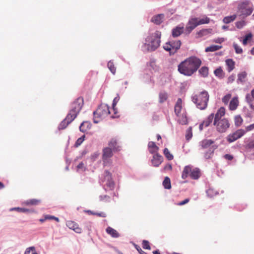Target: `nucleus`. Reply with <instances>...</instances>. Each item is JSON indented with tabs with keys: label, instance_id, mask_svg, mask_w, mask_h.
I'll use <instances>...</instances> for the list:
<instances>
[{
	"label": "nucleus",
	"instance_id": "f257e3e1",
	"mask_svg": "<svg viewBox=\"0 0 254 254\" xmlns=\"http://www.w3.org/2000/svg\"><path fill=\"white\" fill-rule=\"evenodd\" d=\"M201 64V61L195 56H191L182 61L178 66L179 72L186 76H191Z\"/></svg>",
	"mask_w": 254,
	"mask_h": 254
},
{
	"label": "nucleus",
	"instance_id": "f03ea898",
	"mask_svg": "<svg viewBox=\"0 0 254 254\" xmlns=\"http://www.w3.org/2000/svg\"><path fill=\"white\" fill-rule=\"evenodd\" d=\"M161 32L156 30L149 33L145 38L144 42L141 47V51L145 54L156 51L160 46Z\"/></svg>",
	"mask_w": 254,
	"mask_h": 254
},
{
	"label": "nucleus",
	"instance_id": "7ed1b4c3",
	"mask_svg": "<svg viewBox=\"0 0 254 254\" xmlns=\"http://www.w3.org/2000/svg\"><path fill=\"white\" fill-rule=\"evenodd\" d=\"M253 10V4L249 0H243L238 5V13L242 18L250 15Z\"/></svg>",
	"mask_w": 254,
	"mask_h": 254
},
{
	"label": "nucleus",
	"instance_id": "20e7f679",
	"mask_svg": "<svg viewBox=\"0 0 254 254\" xmlns=\"http://www.w3.org/2000/svg\"><path fill=\"white\" fill-rule=\"evenodd\" d=\"M191 100L198 109L201 110H204L207 106L209 100L208 93L206 91H203L198 96L195 95L192 96Z\"/></svg>",
	"mask_w": 254,
	"mask_h": 254
},
{
	"label": "nucleus",
	"instance_id": "39448f33",
	"mask_svg": "<svg viewBox=\"0 0 254 254\" xmlns=\"http://www.w3.org/2000/svg\"><path fill=\"white\" fill-rule=\"evenodd\" d=\"M110 114L109 107L107 104H101L98 106L96 111L93 112L94 118L93 120V123L98 124L100 122V120L97 118H104Z\"/></svg>",
	"mask_w": 254,
	"mask_h": 254
},
{
	"label": "nucleus",
	"instance_id": "423d86ee",
	"mask_svg": "<svg viewBox=\"0 0 254 254\" xmlns=\"http://www.w3.org/2000/svg\"><path fill=\"white\" fill-rule=\"evenodd\" d=\"M182 42L180 40H174L170 38L168 41L163 46V49L169 52L170 56L174 55L181 46Z\"/></svg>",
	"mask_w": 254,
	"mask_h": 254
},
{
	"label": "nucleus",
	"instance_id": "0eeeda50",
	"mask_svg": "<svg viewBox=\"0 0 254 254\" xmlns=\"http://www.w3.org/2000/svg\"><path fill=\"white\" fill-rule=\"evenodd\" d=\"M83 103V99L79 97L71 104L70 109L68 113L70 114V118L74 117L75 115H76V117H77L82 108Z\"/></svg>",
	"mask_w": 254,
	"mask_h": 254
},
{
	"label": "nucleus",
	"instance_id": "6e6552de",
	"mask_svg": "<svg viewBox=\"0 0 254 254\" xmlns=\"http://www.w3.org/2000/svg\"><path fill=\"white\" fill-rule=\"evenodd\" d=\"M213 125L216 126V130L218 132L220 133H224L226 131L228 128H229L230 124L227 119L224 118L221 120H218V121L216 122V124L214 123V121Z\"/></svg>",
	"mask_w": 254,
	"mask_h": 254
},
{
	"label": "nucleus",
	"instance_id": "1a4fd4ad",
	"mask_svg": "<svg viewBox=\"0 0 254 254\" xmlns=\"http://www.w3.org/2000/svg\"><path fill=\"white\" fill-rule=\"evenodd\" d=\"M105 179L106 181L104 189L106 191L113 190L115 188V183L112 179V175L109 171L105 170Z\"/></svg>",
	"mask_w": 254,
	"mask_h": 254
},
{
	"label": "nucleus",
	"instance_id": "9d476101",
	"mask_svg": "<svg viewBox=\"0 0 254 254\" xmlns=\"http://www.w3.org/2000/svg\"><path fill=\"white\" fill-rule=\"evenodd\" d=\"M246 133V131L243 129H239L235 132L229 134L226 137V140L229 143H232L239 138L242 137Z\"/></svg>",
	"mask_w": 254,
	"mask_h": 254
},
{
	"label": "nucleus",
	"instance_id": "9b49d317",
	"mask_svg": "<svg viewBox=\"0 0 254 254\" xmlns=\"http://www.w3.org/2000/svg\"><path fill=\"white\" fill-rule=\"evenodd\" d=\"M70 114H67L65 118L63 120L58 126L59 130L65 129L75 118L76 115L70 118Z\"/></svg>",
	"mask_w": 254,
	"mask_h": 254
},
{
	"label": "nucleus",
	"instance_id": "f8f14e48",
	"mask_svg": "<svg viewBox=\"0 0 254 254\" xmlns=\"http://www.w3.org/2000/svg\"><path fill=\"white\" fill-rule=\"evenodd\" d=\"M163 156L158 153L153 154L152 158L151 160V165L155 167H158L163 162Z\"/></svg>",
	"mask_w": 254,
	"mask_h": 254
},
{
	"label": "nucleus",
	"instance_id": "ddd939ff",
	"mask_svg": "<svg viewBox=\"0 0 254 254\" xmlns=\"http://www.w3.org/2000/svg\"><path fill=\"white\" fill-rule=\"evenodd\" d=\"M198 25H199L197 18H192L190 19L186 26L187 31L188 32V33H190Z\"/></svg>",
	"mask_w": 254,
	"mask_h": 254
},
{
	"label": "nucleus",
	"instance_id": "4468645a",
	"mask_svg": "<svg viewBox=\"0 0 254 254\" xmlns=\"http://www.w3.org/2000/svg\"><path fill=\"white\" fill-rule=\"evenodd\" d=\"M108 145L113 149L114 152H118L121 150V146L118 140L115 138H113L110 140Z\"/></svg>",
	"mask_w": 254,
	"mask_h": 254
},
{
	"label": "nucleus",
	"instance_id": "2eb2a0df",
	"mask_svg": "<svg viewBox=\"0 0 254 254\" xmlns=\"http://www.w3.org/2000/svg\"><path fill=\"white\" fill-rule=\"evenodd\" d=\"M66 225L69 229L73 230L77 233L80 234L82 232L81 229L79 227L78 225L74 221H67Z\"/></svg>",
	"mask_w": 254,
	"mask_h": 254
},
{
	"label": "nucleus",
	"instance_id": "dca6fc26",
	"mask_svg": "<svg viewBox=\"0 0 254 254\" xmlns=\"http://www.w3.org/2000/svg\"><path fill=\"white\" fill-rule=\"evenodd\" d=\"M245 149L247 155L254 157V139L246 145Z\"/></svg>",
	"mask_w": 254,
	"mask_h": 254
},
{
	"label": "nucleus",
	"instance_id": "f3484780",
	"mask_svg": "<svg viewBox=\"0 0 254 254\" xmlns=\"http://www.w3.org/2000/svg\"><path fill=\"white\" fill-rule=\"evenodd\" d=\"M164 18V14H158L151 18V21L156 25H160L163 22Z\"/></svg>",
	"mask_w": 254,
	"mask_h": 254
},
{
	"label": "nucleus",
	"instance_id": "a211bd4d",
	"mask_svg": "<svg viewBox=\"0 0 254 254\" xmlns=\"http://www.w3.org/2000/svg\"><path fill=\"white\" fill-rule=\"evenodd\" d=\"M184 32V27L177 26L172 30V35L173 38H176L180 36Z\"/></svg>",
	"mask_w": 254,
	"mask_h": 254
},
{
	"label": "nucleus",
	"instance_id": "6ab92c4d",
	"mask_svg": "<svg viewBox=\"0 0 254 254\" xmlns=\"http://www.w3.org/2000/svg\"><path fill=\"white\" fill-rule=\"evenodd\" d=\"M148 148L149 153L152 154L158 153L157 152L159 149L153 141H149L148 142Z\"/></svg>",
	"mask_w": 254,
	"mask_h": 254
},
{
	"label": "nucleus",
	"instance_id": "aec40b11",
	"mask_svg": "<svg viewBox=\"0 0 254 254\" xmlns=\"http://www.w3.org/2000/svg\"><path fill=\"white\" fill-rule=\"evenodd\" d=\"M92 127V124L89 122H83L80 125L79 129L80 131L85 133Z\"/></svg>",
	"mask_w": 254,
	"mask_h": 254
},
{
	"label": "nucleus",
	"instance_id": "412c9836",
	"mask_svg": "<svg viewBox=\"0 0 254 254\" xmlns=\"http://www.w3.org/2000/svg\"><path fill=\"white\" fill-rule=\"evenodd\" d=\"M106 232L112 238H118L120 237V234L117 230L109 226L106 229Z\"/></svg>",
	"mask_w": 254,
	"mask_h": 254
},
{
	"label": "nucleus",
	"instance_id": "4be33fe9",
	"mask_svg": "<svg viewBox=\"0 0 254 254\" xmlns=\"http://www.w3.org/2000/svg\"><path fill=\"white\" fill-rule=\"evenodd\" d=\"M113 152H114L113 149L110 147L105 148L103 150V159L111 157L113 155Z\"/></svg>",
	"mask_w": 254,
	"mask_h": 254
},
{
	"label": "nucleus",
	"instance_id": "5701e85b",
	"mask_svg": "<svg viewBox=\"0 0 254 254\" xmlns=\"http://www.w3.org/2000/svg\"><path fill=\"white\" fill-rule=\"evenodd\" d=\"M225 109L224 107H221L219 110H218L217 113L215 115L214 117V123L216 124V122L218 121V120H221V118L225 115Z\"/></svg>",
	"mask_w": 254,
	"mask_h": 254
},
{
	"label": "nucleus",
	"instance_id": "b1692460",
	"mask_svg": "<svg viewBox=\"0 0 254 254\" xmlns=\"http://www.w3.org/2000/svg\"><path fill=\"white\" fill-rule=\"evenodd\" d=\"M190 178L193 180H197L200 176V171L199 169L195 168L191 170L190 174Z\"/></svg>",
	"mask_w": 254,
	"mask_h": 254
},
{
	"label": "nucleus",
	"instance_id": "393cba45",
	"mask_svg": "<svg viewBox=\"0 0 254 254\" xmlns=\"http://www.w3.org/2000/svg\"><path fill=\"white\" fill-rule=\"evenodd\" d=\"M239 104L238 98L237 97H235L232 98L229 104V109L232 111L235 110Z\"/></svg>",
	"mask_w": 254,
	"mask_h": 254
},
{
	"label": "nucleus",
	"instance_id": "a878e982",
	"mask_svg": "<svg viewBox=\"0 0 254 254\" xmlns=\"http://www.w3.org/2000/svg\"><path fill=\"white\" fill-rule=\"evenodd\" d=\"M214 142V141L211 139H203L199 142V144L201 146L202 148L205 149L213 144Z\"/></svg>",
	"mask_w": 254,
	"mask_h": 254
},
{
	"label": "nucleus",
	"instance_id": "bb28decb",
	"mask_svg": "<svg viewBox=\"0 0 254 254\" xmlns=\"http://www.w3.org/2000/svg\"><path fill=\"white\" fill-rule=\"evenodd\" d=\"M182 99L178 98L175 106V112L177 116L180 113L182 109Z\"/></svg>",
	"mask_w": 254,
	"mask_h": 254
},
{
	"label": "nucleus",
	"instance_id": "cd10ccee",
	"mask_svg": "<svg viewBox=\"0 0 254 254\" xmlns=\"http://www.w3.org/2000/svg\"><path fill=\"white\" fill-rule=\"evenodd\" d=\"M191 167L190 166H186L184 168L182 174V178L183 179H186L188 175L190 174Z\"/></svg>",
	"mask_w": 254,
	"mask_h": 254
},
{
	"label": "nucleus",
	"instance_id": "c85d7f7f",
	"mask_svg": "<svg viewBox=\"0 0 254 254\" xmlns=\"http://www.w3.org/2000/svg\"><path fill=\"white\" fill-rule=\"evenodd\" d=\"M214 73L216 76L220 79H222L224 77V73L221 66L217 67L214 71Z\"/></svg>",
	"mask_w": 254,
	"mask_h": 254
},
{
	"label": "nucleus",
	"instance_id": "c756f323",
	"mask_svg": "<svg viewBox=\"0 0 254 254\" xmlns=\"http://www.w3.org/2000/svg\"><path fill=\"white\" fill-rule=\"evenodd\" d=\"M226 64L228 66V71L231 72L235 68V62L231 59L226 60Z\"/></svg>",
	"mask_w": 254,
	"mask_h": 254
},
{
	"label": "nucleus",
	"instance_id": "7c9ffc66",
	"mask_svg": "<svg viewBox=\"0 0 254 254\" xmlns=\"http://www.w3.org/2000/svg\"><path fill=\"white\" fill-rule=\"evenodd\" d=\"M213 119L214 120V114L211 113L202 123L205 127H207L212 122Z\"/></svg>",
	"mask_w": 254,
	"mask_h": 254
},
{
	"label": "nucleus",
	"instance_id": "2f4dec72",
	"mask_svg": "<svg viewBox=\"0 0 254 254\" xmlns=\"http://www.w3.org/2000/svg\"><path fill=\"white\" fill-rule=\"evenodd\" d=\"M199 74L203 77H206L208 74V68L207 66H204L201 67L198 70Z\"/></svg>",
	"mask_w": 254,
	"mask_h": 254
},
{
	"label": "nucleus",
	"instance_id": "473e14b6",
	"mask_svg": "<svg viewBox=\"0 0 254 254\" xmlns=\"http://www.w3.org/2000/svg\"><path fill=\"white\" fill-rule=\"evenodd\" d=\"M168 98V94L164 91H161L159 94V102L164 103Z\"/></svg>",
	"mask_w": 254,
	"mask_h": 254
},
{
	"label": "nucleus",
	"instance_id": "72a5a7b5",
	"mask_svg": "<svg viewBox=\"0 0 254 254\" xmlns=\"http://www.w3.org/2000/svg\"><path fill=\"white\" fill-rule=\"evenodd\" d=\"M162 185L165 189H170L171 188L170 179L168 177H165Z\"/></svg>",
	"mask_w": 254,
	"mask_h": 254
},
{
	"label": "nucleus",
	"instance_id": "f704fd0d",
	"mask_svg": "<svg viewBox=\"0 0 254 254\" xmlns=\"http://www.w3.org/2000/svg\"><path fill=\"white\" fill-rule=\"evenodd\" d=\"M222 48V46L213 45L205 48L206 52H215L219 50Z\"/></svg>",
	"mask_w": 254,
	"mask_h": 254
},
{
	"label": "nucleus",
	"instance_id": "c9c22d12",
	"mask_svg": "<svg viewBox=\"0 0 254 254\" xmlns=\"http://www.w3.org/2000/svg\"><path fill=\"white\" fill-rule=\"evenodd\" d=\"M247 73L246 71H243L238 74L237 82L244 83V79L247 77Z\"/></svg>",
	"mask_w": 254,
	"mask_h": 254
},
{
	"label": "nucleus",
	"instance_id": "e433bc0d",
	"mask_svg": "<svg viewBox=\"0 0 254 254\" xmlns=\"http://www.w3.org/2000/svg\"><path fill=\"white\" fill-rule=\"evenodd\" d=\"M163 153L166 157V158L168 160H172L173 159L174 156L172 154H171L168 149L167 148H165L163 150Z\"/></svg>",
	"mask_w": 254,
	"mask_h": 254
},
{
	"label": "nucleus",
	"instance_id": "4c0bfd02",
	"mask_svg": "<svg viewBox=\"0 0 254 254\" xmlns=\"http://www.w3.org/2000/svg\"><path fill=\"white\" fill-rule=\"evenodd\" d=\"M236 17V15L226 16L223 18V21L224 23L228 24L233 21L235 19Z\"/></svg>",
	"mask_w": 254,
	"mask_h": 254
},
{
	"label": "nucleus",
	"instance_id": "58836bf2",
	"mask_svg": "<svg viewBox=\"0 0 254 254\" xmlns=\"http://www.w3.org/2000/svg\"><path fill=\"white\" fill-rule=\"evenodd\" d=\"M119 100H120V96H119V95L118 94H117V96L114 99V100L113 101V103H112V108L114 111L115 114H116L117 113V109L115 108V107H116L117 103L119 101Z\"/></svg>",
	"mask_w": 254,
	"mask_h": 254
},
{
	"label": "nucleus",
	"instance_id": "ea45409f",
	"mask_svg": "<svg viewBox=\"0 0 254 254\" xmlns=\"http://www.w3.org/2000/svg\"><path fill=\"white\" fill-rule=\"evenodd\" d=\"M192 136V127H190L186 130V139L187 140L189 141Z\"/></svg>",
	"mask_w": 254,
	"mask_h": 254
},
{
	"label": "nucleus",
	"instance_id": "a19ab883",
	"mask_svg": "<svg viewBox=\"0 0 254 254\" xmlns=\"http://www.w3.org/2000/svg\"><path fill=\"white\" fill-rule=\"evenodd\" d=\"M85 137H86L85 135L84 134V135H82L80 137L78 138L76 140V141L74 144V147H78L79 146H80L82 143L83 141L85 140Z\"/></svg>",
	"mask_w": 254,
	"mask_h": 254
},
{
	"label": "nucleus",
	"instance_id": "79ce46f5",
	"mask_svg": "<svg viewBox=\"0 0 254 254\" xmlns=\"http://www.w3.org/2000/svg\"><path fill=\"white\" fill-rule=\"evenodd\" d=\"M243 121V120L240 115L236 116L235 117V125L236 127H240L242 125Z\"/></svg>",
	"mask_w": 254,
	"mask_h": 254
},
{
	"label": "nucleus",
	"instance_id": "37998d69",
	"mask_svg": "<svg viewBox=\"0 0 254 254\" xmlns=\"http://www.w3.org/2000/svg\"><path fill=\"white\" fill-rule=\"evenodd\" d=\"M108 67L110 71L114 74L116 73V67L114 66V63L112 61H110L107 64Z\"/></svg>",
	"mask_w": 254,
	"mask_h": 254
},
{
	"label": "nucleus",
	"instance_id": "c03bdc74",
	"mask_svg": "<svg viewBox=\"0 0 254 254\" xmlns=\"http://www.w3.org/2000/svg\"><path fill=\"white\" fill-rule=\"evenodd\" d=\"M252 37H253V34H252V33L250 32L248 34H246L243 40V45H246L248 43V41H250L252 38Z\"/></svg>",
	"mask_w": 254,
	"mask_h": 254
},
{
	"label": "nucleus",
	"instance_id": "a18cd8bd",
	"mask_svg": "<svg viewBox=\"0 0 254 254\" xmlns=\"http://www.w3.org/2000/svg\"><path fill=\"white\" fill-rule=\"evenodd\" d=\"M86 212L89 214L97 215V216H100L101 217H106V214L104 212H100V213L94 212L90 210H88L86 211Z\"/></svg>",
	"mask_w": 254,
	"mask_h": 254
},
{
	"label": "nucleus",
	"instance_id": "49530a36",
	"mask_svg": "<svg viewBox=\"0 0 254 254\" xmlns=\"http://www.w3.org/2000/svg\"><path fill=\"white\" fill-rule=\"evenodd\" d=\"M40 202V200L37 199H31L26 201L27 205H37Z\"/></svg>",
	"mask_w": 254,
	"mask_h": 254
},
{
	"label": "nucleus",
	"instance_id": "de8ad7c7",
	"mask_svg": "<svg viewBox=\"0 0 254 254\" xmlns=\"http://www.w3.org/2000/svg\"><path fill=\"white\" fill-rule=\"evenodd\" d=\"M213 153L214 152L213 150H212V148H209V149L205 153L204 156L205 159H209L211 158Z\"/></svg>",
	"mask_w": 254,
	"mask_h": 254
},
{
	"label": "nucleus",
	"instance_id": "09e8293b",
	"mask_svg": "<svg viewBox=\"0 0 254 254\" xmlns=\"http://www.w3.org/2000/svg\"><path fill=\"white\" fill-rule=\"evenodd\" d=\"M210 22V18L205 16L200 19H198V25H201L203 24H208Z\"/></svg>",
	"mask_w": 254,
	"mask_h": 254
},
{
	"label": "nucleus",
	"instance_id": "8fccbe9b",
	"mask_svg": "<svg viewBox=\"0 0 254 254\" xmlns=\"http://www.w3.org/2000/svg\"><path fill=\"white\" fill-rule=\"evenodd\" d=\"M233 46L234 48L235 49V52L237 54H241L243 53L242 48L239 47L237 43H234Z\"/></svg>",
	"mask_w": 254,
	"mask_h": 254
},
{
	"label": "nucleus",
	"instance_id": "3c124183",
	"mask_svg": "<svg viewBox=\"0 0 254 254\" xmlns=\"http://www.w3.org/2000/svg\"><path fill=\"white\" fill-rule=\"evenodd\" d=\"M231 95L230 94H227L225 96H224L222 98V102L224 103V104H228L230 99H231Z\"/></svg>",
	"mask_w": 254,
	"mask_h": 254
},
{
	"label": "nucleus",
	"instance_id": "603ef678",
	"mask_svg": "<svg viewBox=\"0 0 254 254\" xmlns=\"http://www.w3.org/2000/svg\"><path fill=\"white\" fill-rule=\"evenodd\" d=\"M246 25V22L244 20L237 21L236 22V26L238 29H242Z\"/></svg>",
	"mask_w": 254,
	"mask_h": 254
},
{
	"label": "nucleus",
	"instance_id": "864d4df0",
	"mask_svg": "<svg viewBox=\"0 0 254 254\" xmlns=\"http://www.w3.org/2000/svg\"><path fill=\"white\" fill-rule=\"evenodd\" d=\"M172 169V166L169 163H167L162 169H161V172H164L166 171L171 170Z\"/></svg>",
	"mask_w": 254,
	"mask_h": 254
},
{
	"label": "nucleus",
	"instance_id": "5fc2aeb1",
	"mask_svg": "<svg viewBox=\"0 0 254 254\" xmlns=\"http://www.w3.org/2000/svg\"><path fill=\"white\" fill-rule=\"evenodd\" d=\"M142 248L146 250H150L151 247L149 245V243L147 240L142 241Z\"/></svg>",
	"mask_w": 254,
	"mask_h": 254
},
{
	"label": "nucleus",
	"instance_id": "6e6d98bb",
	"mask_svg": "<svg viewBox=\"0 0 254 254\" xmlns=\"http://www.w3.org/2000/svg\"><path fill=\"white\" fill-rule=\"evenodd\" d=\"M208 33H209L208 29H202L201 30H199L197 32V34L199 37H202L204 35H206Z\"/></svg>",
	"mask_w": 254,
	"mask_h": 254
},
{
	"label": "nucleus",
	"instance_id": "4d7b16f0",
	"mask_svg": "<svg viewBox=\"0 0 254 254\" xmlns=\"http://www.w3.org/2000/svg\"><path fill=\"white\" fill-rule=\"evenodd\" d=\"M188 123L187 117L183 115L181 119L180 120V123L182 125H187Z\"/></svg>",
	"mask_w": 254,
	"mask_h": 254
},
{
	"label": "nucleus",
	"instance_id": "13d9d810",
	"mask_svg": "<svg viewBox=\"0 0 254 254\" xmlns=\"http://www.w3.org/2000/svg\"><path fill=\"white\" fill-rule=\"evenodd\" d=\"M133 245H134L135 248L136 249V250L138 251V252L140 254H147L146 253H145V252L142 251V249H141V248L137 245H136L135 244H133Z\"/></svg>",
	"mask_w": 254,
	"mask_h": 254
},
{
	"label": "nucleus",
	"instance_id": "bf43d9fd",
	"mask_svg": "<svg viewBox=\"0 0 254 254\" xmlns=\"http://www.w3.org/2000/svg\"><path fill=\"white\" fill-rule=\"evenodd\" d=\"M46 219H48V220H55L57 222H59L60 221L59 218L50 215H46Z\"/></svg>",
	"mask_w": 254,
	"mask_h": 254
},
{
	"label": "nucleus",
	"instance_id": "052dcab7",
	"mask_svg": "<svg viewBox=\"0 0 254 254\" xmlns=\"http://www.w3.org/2000/svg\"><path fill=\"white\" fill-rule=\"evenodd\" d=\"M91 222L90 221H87L84 223V225L86 227V229L88 231L91 230Z\"/></svg>",
	"mask_w": 254,
	"mask_h": 254
},
{
	"label": "nucleus",
	"instance_id": "680f3d73",
	"mask_svg": "<svg viewBox=\"0 0 254 254\" xmlns=\"http://www.w3.org/2000/svg\"><path fill=\"white\" fill-rule=\"evenodd\" d=\"M35 250V248L34 246L30 247L27 248L24 254H30L31 251H33Z\"/></svg>",
	"mask_w": 254,
	"mask_h": 254
},
{
	"label": "nucleus",
	"instance_id": "e2e57ef3",
	"mask_svg": "<svg viewBox=\"0 0 254 254\" xmlns=\"http://www.w3.org/2000/svg\"><path fill=\"white\" fill-rule=\"evenodd\" d=\"M253 97L250 96L249 94H247L246 96V101L248 104L252 103L253 100Z\"/></svg>",
	"mask_w": 254,
	"mask_h": 254
},
{
	"label": "nucleus",
	"instance_id": "0e129e2a",
	"mask_svg": "<svg viewBox=\"0 0 254 254\" xmlns=\"http://www.w3.org/2000/svg\"><path fill=\"white\" fill-rule=\"evenodd\" d=\"M235 76L234 75H230L227 80V83H232L235 80Z\"/></svg>",
	"mask_w": 254,
	"mask_h": 254
},
{
	"label": "nucleus",
	"instance_id": "69168bd1",
	"mask_svg": "<svg viewBox=\"0 0 254 254\" xmlns=\"http://www.w3.org/2000/svg\"><path fill=\"white\" fill-rule=\"evenodd\" d=\"M224 158L228 160H232L234 157L232 155L226 154L224 155Z\"/></svg>",
	"mask_w": 254,
	"mask_h": 254
},
{
	"label": "nucleus",
	"instance_id": "338daca9",
	"mask_svg": "<svg viewBox=\"0 0 254 254\" xmlns=\"http://www.w3.org/2000/svg\"><path fill=\"white\" fill-rule=\"evenodd\" d=\"M225 39L224 38H218L214 40V42L216 43L221 44L224 41Z\"/></svg>",
	"mask_w": 254,
	"mask_h": 254
},
{
	"label": "nucleus",
	"instance_id": "774afa93",
	"mask_svg": "<svg viewBox=\"0 0 254 254\" xmlns=\"http://www.w3.org/2000/svg\"><path fill=\"white\" fill-rule=\"evenodd\" d=\"M246 129L247 131H251L254 129V123L247 126Z\"/></svg>",
	"mask_w": 254,
	"mask_h": 254
}]
</instances>
